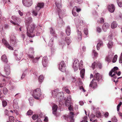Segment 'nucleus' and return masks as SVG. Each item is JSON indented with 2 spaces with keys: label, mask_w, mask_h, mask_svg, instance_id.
Here are the masks:
<instances>
[{
  "label": "nucleus",
  "mask_w": 122,
  "mask_h": 122,
  "mask_svg": "<svg viewBox=\"0 0 122 122\" xmlns=\"http://www.w3.org/2000/svg\"><path fill=\"white\" fill-rule=\"evenodd\" d=\"M98 66V67L101 69L102 67V64L99 62L95 61L92 64V67L93 69L95 68L96 67Z\"/></svg>",
  "instance_id": "obj_13"
},
{
  "label": "nucleus",
  "mask_w": 122,
  "mask_h": 122,
  "mask_svg": "<svg viewBox=\"0 0 122 122\" xmlns=\"http://www.w3.org/2000/svg\"><path fill=\"white\" fill-rule=\"evenodd\" d=\"M83 61L81 60L80 61V64H79V69L81 70L80 71V75L81 77L83 78L85 72V69H82V67L83 66Z\"/></svg>",
  "instance_id": "obj_9"
},
{
  "label": "nucleus",
  "mask_w": 122,
  "mask_h": 122,
  "mask_svg": "<svg viewBox=\"0 0 122 122\" xmlns=\"http://www.w3.org/2000/svg\"><path fill=\"white\" fill-rule=\"evenodd\" d=\"M108 10L111 13L113 12L114 11V6L113 5L111 4L108 6Z\"/></svg>",
  "instance_id": "obj_21"
},
{
  "label": "nucleus",
  "mask_w": 122,
  "mask_h": 122,
  "mask_svg": "<svg viewBox=\"0 0 122 122\" xmlns=\"http://www.w3.org/2000/svg\"><path fill=\"white\" fill-rule=\"evenodd\" d=\"M117 2L119 7H122V1H117Z\"/></svg>",
  "instance_id": "obj_44"
},
{
  "label": "nucleus",
  "mask_w": 122,
  "mask_h": 122,
  "mask_svg": "<svg viewBox=\"0 0 122 122\" xmlns=\"http://www.w3.org/2000/svg\"><path fill=\"white\" fill-rule=\"evenodd\" d=\"M27 54L29 58L31 59H33L34 58V54L33 48H30Z\"/></svg>",
  "instance_id": "obj_11"
},
{
  "label": "nucleus",
  "mask_w": 122,
  "mask_h": 122,
  "mask_svg": "<svg viewBox=\"0 0 122 122\" xmlns=\"http://www.w3.org/2000/svg\"><path fill=\"white\" fill-rule=\"evenodd\" d=\"M57 108V106L55 104L52 107V113L55 116H56V112Z\"/></svg>",
  "instance_id": "obj_23"
},
{
  "label": "nucleus",
  "mask_w": 122,
  "mask_h": 122,
  "mask_svg": "<svg viewBox=\"0 0 122 122\" xmlns=\"http://www.w3.org/2000/svg\"><path fill=\"white\" fill-rule=\"evenodd\" d=\"M29 100L30 103L31 102H33V98L32 97H30L29 98Z\"/></svg>",
  "instance_id": "obj_62"
},
{
  "label": "nucleus",
  "mask_w": 122,
  "mask_h": 122,
  "mask_svg": "<svg viewBox=\"0 0 122 122\" xmlns=\"http://www.w3.org/2000/svg\"><path fill=\"white\" fill-rule=\"evenodd\" d=\"M96 30L97 32L98 33H100L101 32L102 29L100 27L98 26L97 27Z\"/></svg>",
  "instance_id": "obj_48"
},
{
  "label": "nucleus",
  "mask_w": 122,
  "mask_h": 122,
  "mask_svg": "<svg viewBox=\"0 0 122 122\" xmlns=\"http://www.w3.org/2000/svg\"><path fill=\"white\" fill-rule=\"evenodd\" d=\"M15 97L17 99H18L21 97V95L20 93H17L15 95Z\"/></svg>",
  "instance_id": "obj_52"
},
{
  "label": "nucleus",
  "mask_w": 122,
  "mask_h": 122,
  "mask_svg": "<svg viewBox=\"0 0 122 122\" xmlns=\"http://www.w3.org/2000/svg\"><path fill=\"white\" fill-rule=\"evenodd\" d=\"M38 117V116L36 115H34L32 117V119L34 120H35L37 119Z\"/></svg>",
  "instance_id": "obj_47"
},
{
  "label": "nucleus",
  "mask_w": 122,
  "mask_h": 122,
  "mask_svg": "<svg viewBox=\"0 0 122 122\" xmlns=\"http://www.w3.org/2000/svg\"><path fill=\"white\" fill-rule=\"evenodd\" d=\"M62 89L64 90L68 94H70V92L69 90L65 87H63Z\"/></svg>",
  "instance_id": "obj_41"
},
{
  "label": "nucleus",
  "mask_w": 122,
  "mask_h": 122,
  "mask_svg": "<svg viewBox=\"0 0 122 122\" xmlns=\"http://www.w3.org/2000/svg\"><path fill=\"white\" fill-rule=\"evenodd\" d=\"M66 32L67 36L70 35L71 33V30L69 26H68L67 27Z\"/></svg>",
  "instance_id": "obj_32"
},
{
  "label": "nucleus",
  "mask_w": 122,
  "mask_h": 122,
  "mask_svg": "<svg viewBox=\"0 0 122 122\" xmlns=\"http://www.w3.org/2000/svg\"><path fill=\"white\" fill-rule=\"evenodd\" d=\"M76 2L79 4H80L82 3L83 2L82 0H76Z\"/></svg>",
  "instance_id": "obj_60"
},
{
  "label": "nucleus",
  "mask_w": 122,
  "mask_h": 122,
  "mask_svg": "<svg viewBox=\"0 0 122 122\" xmlns=\"http://www.w3.org/2000/svg\"><path fill=\"white\" fill-rule=\"evenodd\" d=\"M42 29L41 28H39L37 29L36 31V35L37 36H39L40 35L41 32L40 31Z\"/></svg>",
  "instance_id": "obj_39"
},
{
  "label": "nucleus",
  "mask_w": 122,
  "mask_h": 122,
  "mask_svg": "<svg viewBox=\"0 0 122 122\" xmlns=\"http://www.w3.org/2000/svg\"><path fill=\"white\" fill-rule=\"evenodd\" d=\"M84 32L85 34L87 36L88 34V29L86 28H85L84 30Z\"/></svg>",
  "instance_id": "obj_51"
},
{
  "label": "nucleus",
  "mask_w": 122,
  "mask_h": 122,
  "mask_svg": "<svg viewBox=\"0 0 122 122\" xmlns=\"http://www.w3.org/2000/svg\"><path fill=\"white\" fill-rule=\"evenodd\" d=\"M50 33L51 35L53 36V37L56 38L57 35L56 34L55 31L54 29L52 28L50 29Z\"/></svg>",
  "instance_id": "obj_25"
},
{
  "label": "nucleus",
  "mask_w": 122,
  "mask_h": 122,
  "mask_svg": "<svg viewBox=\"0 0 122 122\" xmlns=\"http://www.w3.org/2000/svg\"><path fill=\"white\" fill-rule=\"evenodd\" d=\"M18 100L17 99H14L13 101V105L14 107L16 108L18 107Z\"/></svg>",
  "instance_id": "obj_33"
},
{
  "label": "nucleus",
  "mask_w": 122,
  "mask_h": 122,
  "mask_svg": "<svg viewBox=\"0 0 122 122\" xmlns=\"http://www.w3.org/2000/svg\"><path fill=\"white\" fill-rule=\"evenodd\" d=\"M2 43L5 46L9 49L11 50H13V49L9 44L4 39L2 40Z\"/></svg>",
  "instance_id": "obj_15"
},
{
  "label": "nucleus",
  "mask_w": 122,
  "mask_h": 122,
  "mask_svg": "<svg viewBox=\"0 0 122 122\" xmlns=\"http://www.w3.org/2000/svg\"><path fill=\"white\" fill-rule=\"evenodd\" d=\"M58 90L57 89H55L52 91V96L55 98H57L58 101H61V99H63V97L64 94L62 92L58 93Z\"/></svg>",
  "instance_id": "obj_3"
},
{
  "label": "nucleus",
  "mask_w": 122,
  "mask_h": 122,
  "mask_svg": "<svg viewBox=\"0 0 122 122\" xmlns=\"http://www.w3.org/2000/svg\"><path fill=\"white\" fill-rule=\"evenodd\" d=\"M92 53L95 57L97 56V53L96 52V51H95V50H93Z\"/></svg>",
  "instance_id": "obj_54"
},
{
  "label": "nucleus",
  "mask_w": 122,
  "mask_h": 122,
  "mask_svg": "<svg viewBox=\"0 0 122 122\" xmlns=\"http://www.w3.org/2000/svg\"><path fill=\"white\" fill-rule=\"evenodd\" d=\"M3 106L5 107L6 106L7 104V102L5 100H3L2 102Z\"/></svg>",
  "instance_id": "obj_45"
},
{
  "label": "nucleus",
  "mask_w": 122,
  "mask_h": 122,
  "mask_svg": "<svg viewBox=\"0 0 122 122\" xmlns=\"http://www.w3.org/2000/svg\"><path fill=\"white\" fill-rule=\"evenodd\" d=\"M98 81H94V80H92L91 81L90 85V87H91L93 88H95L97 86V82Z\"/></svg>",
  "instance_id": "obj_20"
},
{
  "label": "nucleus",
  "mask_w": 122,
  "mask_h": 122,
  "mask_svg": "<svg viewBox=\"0 0 122 122\" xmlns=\"http://www.w3.org/2000/svg\"><path fill=\"white\" fill-rule=\"evenodd\" d=\"M122 104V102H121L119 103L117 105V111L118 112L119 110L120 107Z\"/></svg>",
  "instance_id": "obj_43"
},
{
  "label": "nucleus",
  "mask_w": 122,
  "mask_h": 122,
  "mask_svg": "<svg viewBox=\"0 0 122 122\" xmlns=\"http://www.w3.org/2000/svg\"><path fill=\"white\" fill-rule=\"evenodd\" d=\"M22 3L24 6L29 7L32 5V0H22Z\"/></svg>",
  "instance_id": "obj_12"
},
{
  "label": "nucleus",
  "mask_w": 122,
  "mask_h": 122,
  "mask_svg": "<svg viewBox=\"0 0 122 122\" xmlns=\"http://www.w3.org/2000/svg\"><path fill=\"white\" fill-rule=\"evenodd\" d=\"M44 6L43 3H39L37 5L35 8L36 9H37L38 10H39L41 8L43 7Z\"/></svg>",
  "instance_id": "obj_24"
},
{
  "label": "nucleus",
  "mask_w": 122,
  "mask_h": 122,
  "mask_svg": "<svg viewBox=\"0 0 122 122\" xmlns=\"http://www.w3.org/2000/svg\"><path fill=\"white\" fill-rule=\"evenodd\" d=\"M42 64L43 66L46 67L47 66L48 63V58L46 57H44L43 58Z\"/></svg>",
  "instance_id": "obj_18"
},
{
  "label": "nucleus",
  "mask_w": 122,
  "mask_h": 122,
  "mask_svg": "<svg viewBox=\"0 0 122 122\" xmlns=\"http://www.w3.org/2000/svg\"><path fill=\"white\" fill-rule=\"evenodd\" d=\"M114 54H113V56L110 55L109 56H107L106 58V60L109 62L111 60L113 59L112 62L113 63L114 62Z\"/></svg>",
  "instance_id": "obj_19"
},
{
  "label": "nucleus",
  "mask_w": 122,
  "mask_h": 122,
  "mask_svg": "<svg viewBox=\"0 0 122 122\" xmlns=\"http://www.w3.org/2000/svg\"><path fill=\"white\" fill-rule=\"evenodd\" d=\"M71 101V97L70 96H69L67 98V100L66 101H68L70 102Z\"/></svg>",
  "instance_id": "obj_58"
},
{
  "label": "nucleus",
  "mask_w": 122,
  "mask_h": 122,
  "mask_svg": "<svg viewBox=\"0 0 122 122\" xmlns=\"http://www.w3.org/2000/svg\"><path fill=\"white\" fill-rule=\"evenodd\" d=\"M39 10H38L37 9H36L33 10L32 11V15L33 16H36L38 15V12Z\"/></svg>",
  "instance_id": "obj_34"
},
{
  "label": "nucleus",
  "mask_w": 122,
  "mask_h": 122,
  "mask_svg": "<svg viewBox=\"0 0 122 122\" xmlns=\"http://www.w3.org/2000/svg\"><path fill=\"white\" fill-rule=\"evenodd\" d=\"M113 45L112 42V41H110L108 42L107 45L108 48H110L112 47Z\"/></svg>",
  "instance_id": "obj_36"
},
{
  "label": "nucleus",
  "mask_w": 122,
  "mask_h": 122,
  "mask_svg": "<svg viewBox=\"0 0 122 122\" xmlns=\"http://www.w3.org/2000/svg\"><path fill=\"white\" fill-rule=\"evenodd\" d=\"M26 73L25 72H24L22 74L21 77V79H23L25 77V76Z\"/></svg>",
  "instance_id": "obj_59"
},
{
  "label": "nucleus",
  "mask_w": 122,
  "mask_h": 122,
  "mask_svg": "<svg viewBox=\"0 0 122 122\" xmlns=\"http://www.w3.org/2000/svg\"><path fill=\"white\" fill-rule=\"evenodd\" d=\"M79 62L78 60H75L73 63V67L74 68L75 71H77L79 67Z\"/></svg>",
  "instance_id": "obj_14"
},
{
  "label": "nucleus",
  "mask_w": 122,
  "mask_h": 122,
  "mask_svg": "<svg viewBox=\"0 0 122 122\" xmlns=\"http://www.w3.org/2000/svg\"><path fill=\"white\" fill-rule=\"evenodd\" d=\"M1 60L6 63L8 62L7 57L5 55H4L2 56L1 57Z\"/></svg>",
  "instance_id": "obj_28"
},
{
  "label": "nucleus",
  "mask_w": 122,
  "mask_h": 122,
  "mask_svg": "<svg viewBox=\"0 0 122 122\" xmlns=\"http://www.w3.org/2000/svg\"><path fill=\"white\" fill-rule=\"evenodd\" d=\"M53 41H54V39L53 38H52L50 40L49 43V45L50 46H51L53 43Z\"/></svg>",
  "instance_id": "obj_37"
},
{
  "label": "nucleus",
  "mask_w": 122,
  "mask_h": 122,
  "mask_svg": "<svg viewBox=\"0 0 122 122\" xmlns=\"http://www.w3.org/2000/svg\"><path fill=\"white\" fill-rule=\"evenodd\" d=\"M73 10H76L77 12H78L81 11V9L80 8H77L76 6H75L73 8Z\"/></svg>",
  "instance_id": "obj_42"
},
{
  "label": "nucleus",
  "mask_w": 122,
  "mask_h": 122,
  "mask_svg": "<svg viewBox=\"0 0 122 122\" xmlns=\"http://www.w3.org/2000/svg\"><path fill=\"white\" fill-rule=\"evenodd\" d=\"M109 76L111 77H114V67L112 69L109 73Z\"/></svg>",
  "instance_id": "obj_30"
},
{
  "label": "nucleus",
  "mask_w": 122,
  "mask_h": 122,
  "mask_svg": "<svg viewBox=\"0 0 122 122\" xmlns=\"http://www.w3.org/2000/svg\"><path fill=\"white\" fill-rule=\"evenodd\" d=\"M66 42L67 45H68L71 42V39L68 37H66L65 38V41L62 40L60 42V45L62 46V48L65 45Z\"/></svg>",
  "instance_id": "obj_6"
},
{
  "label": "nucleus",
  "mask_w": 122,
  "mask_h": 122,
  "mask_svg": "<svg viewBox=\"0 0 122 122\" xmlns=\"http://www.w3.org/2000/svg\"><path fill=\"white\" fill-rule=\"evenodd\" d=\"M109 25L107 23H105L103 25L102 29L104 31H106L109 28Z\"/></svg>",
  "instance_id": "obj_22"
},
{
  "label": "nucleus",
  "mask_w": 122,
  "mask_h": 122,
  "mask_svg": "<svg viewBox=\"0 0 122 122\" xmlns=\"http://www.w3.org/2000/svg\"><path fill=\"white\" fill-rule=\"evenodd\" d=\"M103 44L102 41L100 40H99V42L97 43V50H99L101 47L103 46Z\"/></svg>",
  "instance_id": "obj_26"
},
{
  "label": "nucleus",
  "mask_w": 122,
  "mask_h": 122,
  "mask_svg": "<svg viewBox=\"0 0 122 122\" xmlns=\"http://www.w3.org/2000/svg\"><path fill=\"white\" fill-rule=\"evenodd\" d=\"M68 101H66L65 103V105L67 107H69L71 105L70 104V102H68Z\"/></svg>",
  "instance_id": "obj_49"
},
{
  "label": "nucleus",
  "mask_w": 122,
  "mask_h": 122,
  "mask_svg": "<svg viewBox=\"0 0 122 122\" xmlns=\"http://www.w3.org/2000/svg\"><path fill=\"white\" fill-rule=\"evenodd\" d=\"M73 113L71 112H70L69 114L66 117V119L69 122H74V120L73 118Z\"/></svg>",
  "instance_id": "obj_10"
},
{
  "label": "nucleus",
  "mask_w": 122,
  "mask_h": 122,
  "mask_svg": "<svg viewBox=\"0 0 122 122\" xmlns=\"http://www.w3.org/2000/svg\"><path fill=\"white\" fill-rule=\"evenodd\" d=\"M9 121H8L7 122H14V118L13 116H10L9 118Z\"/></svg>",
  "instance_id": "obj_38"
},
{
  "label": "nucleus",
  "mask_w": 122,
  "mask_h": 122,
  "mask_svg": "<svg viewBox=\"0 0 122 122\" xmlns=\"http://www.w3.org/2000/svg\"><path fill=\"white\" fill-rule=\"evenodd\" d=\"M40 58V57H36L34 59H32V61L33 62L36 63L37 62L39 59Z\"/></svg>",
  "instance_id": "obj_40"
},
{
  "label": "nucleus",
  "mask_w": 122,
  "mask_h": 122,
  "mask_svg": "<svg viewBox=\"0 0 122 122\" xmlns=\"http://www.w3.org/2000/svg\"><path fill=\"white\" fill-rule=\"evenodd\" d=\"M10 78L9 77H5L3 79V81H7V80L9 79Z\"/></svg>",
  "instance_id": "obj_53"
},
{
  "label": "nucleus",
  "mask_w": 122,
  "mask_h": 122,
  "mask_svg": "<svg viewBox=\"0 0 122 122\" xmlns=\"http://www.w3.org/2000/svg\"><path fill=\"white\" fill-rule=\"evenodd\" d=\"M4 71L6 74L9 75L10 73V69L9 66L7 64L5 65L4 67Z\"/></svg>",
  "instance_id": "obj_16"
},
{
  "label": "nucleus",
  "mask_w": 122,
  "mask_h": 122,
  "mask_svg": "<svg viewBox=\"0 0 122 122\" xmlns=\"http://www.w3.org/2000/svg\"><path fill=\"white\" fill-rule=\"evenodd\" d=\"M61 0H55V1L56 5L57 8L59 9V10H58V14L60 19L58 21V24L60 26H62L64 24V22L61 19V17L63 16L64 13H62V11L60 9L61 7Z\"/></svg>",
  "instance_id": "obj_1"
},
{
  "label": "nucleus",
  "mask_w": 122,
  "mask_h": 122,
  "mask_svg": "<svg viewBox=\"0 0 122 122\" xmlns=\"http://www.w3.org/2000/svg\"><path fill=\"white\" fill-rule=\"evenodd\" d=\"M111 27L112 29H114V22L113 21L111 25Z\"/></svg>",
  "instance_id": "obj_61"
},
{
  "label": "nucleus",
  "mask_w": 122,
  "mask_h": 122,
  "mask_svg": "<svg viewBox=\"0 0 122 122\" xmlns=\"http://www.w3.org/2000/svg\"><path fill=\"white\" fill-rule=\"evenodd\" d=\"M77 34L78 38L79 40H81L82 38V36L81 33L80 31H79V29H78L77 30Z\"/></svg>",
  "instance_id": "obj_31"
},
{
  "label": "nucleus",
  "mask_w": 122,
  "mask_h": 122,
  "mask_svg": "<svg viewBox=\"0 0 122 122\" xmlns=\"http://www.w3.org/2000/svg\"><path fill=\"white\" fill-rule=\"evenodd\" d=\"M44 78L43 76L42 75H41L40 76L39 78V81L41 82L43 81Z\"/></svg>",
  "instance_id": "obj_35"
},
{
  "label": "nucleus",
  "mask_w": 122,
  "mask_h": 122,
  "mask_svg": "<svg viewBox=\"0 0 122 122\" xmlns=\"http://www.w3.org/2000/svg\"><path fill=\"white\" fill-rule=\"evenodd\" d=\"M66 67L65 63L63 61L61 62L59 66V69L62 72H64L66 71Z\"/></svg>",
  "instance_id": "obj_7"
},
{
  "label": "nucleus",
  "mask_w": 122,
  "mask_h": 122,
  "mask_svg": "<svg viewBox=\"0 0 122 122\" xmlns=\"http://www.w3.org/2000/svg\"><path fill=\"white\" fill-rule=\"evenodd\" d=\"M22 54L21 53H18L17 54H16V59L17 61H19L20 59L22 57Z\"/></svg>",
  "instance_id": "obj_29"
},
{
  "label": "nucleus",
  "mask_w": 122,
  "mask_h": 122,
  "mask_svg": "<svg viewBox=\"0 0 122 122\" xmlns=\"http://www.w3.org/2000/svg\"><path fill=\"white\" fill-rule=\"evenodd\" d=\"M109 114L107 112H106L104 114V117H107L109 116Z\"/></svg>",
  "instance_id": "obj_64"
},
{
  "label": "nucleus",
  "mask_w": 122,
  "mask_h": 122,
  "mask_svg": "<svg viewBox=\"0 0 122 122\" xmlns=\"http://www.w3.org/2000/svg\"><path fill=\"white\" fill-rule=\"evenodd\" d=\"M41 90L40 88H37L33 91L32 96L34 98L38 100L40 99L41 95Z\"/></svg>",
  "instance_id": "obj_4"
},
{
  "label": "nucleus",
  "mask_w": 122,
  "mask_h": 122,
  "mask_svg": "<svg viewBox=\"0 0 122 122\" xmlns=\"http://www.w3.org/2000/svg\"><path fill=\"white\" fill-rule=\"evenodd\" d=\"M10 42L11 44L13 46L16 45L18 42L17 40L16 39L14 35H12L10 37Z\"/></svg>",
  "instance_id": "obj_8"
},
{
  "label": "nucleus",
  "mask_w": 122,
  "mask_h": 122,
  "mask_svg": "<svg viewBox=\"0 0 122 122\" xmlns=\"http://www.w3.org/2000/svg\"><path fill=\"white\" fill-rule=\"evenodd\" d=\"M12 19L14 20V21L10 20V22L14 25H16L18 26H20L19 24L20 22V19L19 17L14 15L12 16Z\"/></svg>",
  "instance_id": "obj_5"
},
{
  "label": "nucleus",
  "mask_w": 122,
  "mask_h": 122,
  "mask_svg": "<svg viewBox=\"0 0 122 122\" xmlns=\"http://www.w3.org/2000/svg\"><path fill=\"white\" fill-rule=\"evenodd\" d=\"M115 73L118 76H119L121 74V72L120 71L117 72V71H115Z\"/></svg>",
  "instance_id": "obj_63"
},
{
  "label": "nucleus",
  "mask_w": 122,
  "mask_h": 122,
  "mask_svg": "<svg viewBox=\"0 0 122 122\" xmlns=\"http://www.w3.org/2000/svg\"><path fill=\"white\" fill-rule=\"evenodd\" d=\"M97 117H100L101 116V114L99 112H97L96 115Z\"/></svg>",
  "instance_id": "obj_55"
},
{
  "label": "nucleus",
  "mask_w": 122,
  "mask_h": 122,
  "mask_svg": "<svg viewBox=\"0 0 122 122\" xmlns=\"http://www.w3.org/2000/svg\"><path fill=\"white\" fill-rule=\"evenodd\" d=\"M74 10H73V9L72 11V14L74 16H77L78 15V14H77L76 12H75L74 11Z\"/></svg>",
  "instance_id": "obj_50"
},
{
  "label": "nucleus",
  "mask_w": 122,
  "mask_h": 122,
  "mask_svg": "<svg viewBox=\"0 0 122 122\" xmlns=\"http://www.w3.org/2000/svg\"><path fill=\"white\" fill-rule=\"evenodd\" d=\"M32 111L30 110L28 111L27 113V114L28 115H30L32 114Z\"/></svg>",
  "instance_id": "obj_57"
},
{
  "label": "nucleus",
  "mask_w": 122,
  "mask_h": 122,
  "mask_svg": "<svg viewBox=\"0 0 122 122\" xmlns=\"http://www.w3.org/2000/svg\"><path fill=\"white\" fill-rule=\"evenodd\" d=\"M27 25V26H26L27 31L26 32L27 35L29 37H34L35 35L33 33L35 28V25L34 23H32Z\"/></svg>",
  "instance_id": "obj_2"
},
{
  "label": "nucleus",
  "mask_w": 122,
  "mask_h": 122,
  "mask_svg": "<svg viewBox=\"0 0 122 122\" xmlns=\"http://www.w3.org/2000/svg\"><path fill=\"white\" fill-rule=\"evenodd\" d=\"M101 79L100 74L98 73H97L95 74L93 80L98 82Z\"/></svg>",
  "instance_id": "obj_17"
},
{
  "label": "nucleus",
  "mask_w": 122,
  "mask_h": 122,
  "mask_svg": "<svg viewBox=\"0 0 122 122\" xmlns=\"http://www.w3.org/2000/svg\"><path fill=\"white\" fill-rule=\"evenodd\" d=\"M26 24L27 25L30 24V23L32 21V18L31 17L26 18Z\"/></svg>",
  "instance_id": "obj_27"
},
{
  "label": "nucleus",
  "mask_w": 122,
  "mask_h": 122,
  "mask_svg": "<svg viewBox=\"0 0 122 122\" xmlns=\"http://www.w3.org/2000/svg\"><path fill=\"white\" fill-rule=\"evenodd\" d=\"M3 92L5 95L7 94L8 92V90L7 89L5 88H4L3 89Z\"/></svg>",
  "instance_id": "obj_46"
},
{
  "label": "nucleus",
  "mask_w": 122,
  "mask_h": 122,
  "mask_svg": "<svg viewBox=\"0 0 122 122\" xmlns=\"http://www.w3.org/2000/svg\"><path fill=\"white\" fill-rule=\"evenodd\" d=\"M118 16H117V17L118 18H121L122 17V15L121 12H119L118 13V14H117V15L118 16Z\"/></svg>",
  "instance_id": "obj_56"
}]
</instances>
